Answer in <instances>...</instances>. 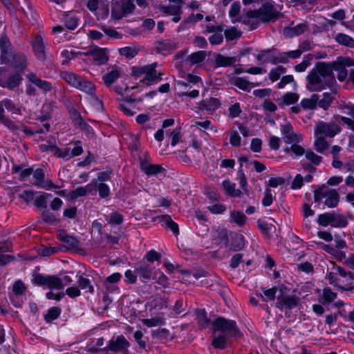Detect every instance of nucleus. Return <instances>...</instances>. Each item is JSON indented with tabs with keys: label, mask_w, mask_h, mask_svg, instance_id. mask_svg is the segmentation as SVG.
Returning <instances> with one entry per match:
<instances>
[{
	"label": "nucleus",
	"mask_w": 354,
	"mask_h": 354,
	"mask_svg": "<svg viewBox=\"0 0 354 354\" xmlns=\"http://www.w3.org/2000/svg\"><path fill=\"white\" fill-rule=\"evenodd\" d=\"M308 88L310 91H321L327 86L330 87L335 78L332 68L326 62H318L306 77Z\"/></svg>",
	"instance_id": "f257e3e1"
},
{
	"label": "nucleus",
	"mask_w": 354,
	"mask_h": 354,
	"mask_svg": "<svg viewBox=\"0 0 354 354\" xmlns=\"http://www.w3.org/2000/svg\"><path fill=\"white\" fill-rule=\"evenodd\" d=\"M32 282L37 286H46L50 289L59 290L71 283L73 279L66 273H59V275H43L34 273Z\"/></svg>",
	"instance_id": "f03ea898"
},
{
	"label": "nucleus",
	"mask_w": 354,
	"mask_h": 354,
	"mask_svg": "<svg viewBox=\"0 0 354 354\" xmlns=\"http://www.w3.org/2000/svg\"><path fill=\"white\" fill-rule=\"evenodd\" d=\"M324 199V205L329 208L335 207L339 202V196L336 189L323 185L314 191V201L316 203Z\"/></svg>",
	"instance_id": "7ed1b4c3"
},
{
	"label": "nucleus",
	"mask_w": 354,
	"mask_h": 354,
	"mask_svg": "<svg viewBox=\"0 0 354 354\" xmlns=\"http://www.w3.org/2000/svg\"><path fill=\"white\" fill-rule=\"evenodd\" d=\"M317 223L323 227L330 225L333 227L342 228L348 225V220L346 216L336 212H331L319 214Z\"/></svg>",
	"instance_id": "20e7f679"
},
{
	"label": "nucleus",
	"mask_w": 354,
	"mask_h": 354,
	"mask_svg": "<svg viewBox=\"0 0 354 354\" xmlns=\"http://www.w3.org/2000/svg\"><path fill=\"white\" fill-rule=\"evenodd\" d=\"M288 288L284 286H279V294L277 297V307L281 310L292 309L297 306L299 303V298L295 295L288 293Z\"/></svg>",
	"instance_id": "39448f33"
},
{
	"label": "nucleus",
	"mask_w": 354,
	"mask_h": 354,
	"mask_svg": "<svg viewBox=\"0 0 354 354\" xmlns=\"http://www.w3.org/2000/svg\"><path fill=\"white\" fill-rule=\"evenodd\" d=\"M212 326L215 332H222L227 337H237L240 331L234 320L227 319L224 317H218L213 322Z\"/></svg>",
	"instance_id": "423d86ee"
},
{
	"label": "nucleus",
	"mask_w": 354,
	"mask_h": 354,
	"mask_svg": "<svg viewBox=\"0 0 354 354\" xmlns=\"http://www.w3.org/2000/svg\"><path fill=\"white\" fill-rule=\"evenodd\" d=\"M259 20L262 23L274 22L277 20L281 13L274 6L273 2H266L259 9L254 10Z\"/></svg>",
	"instance_id": "0eeeda50"
},
{
	"label": "nucleus",
	"mask_w": 354,
	"mask_h": 354,
	"mask_svg": "<svg viewBox=\"0 0 354 354\" xmlns=\"http://www.w3.org/2000/svg\"><path fill=\"white\" fill-rule=\"evenodd\" d=\"M136 8L132 0H118L112 3L111 17L121 19L124 17L132 13Z\"/></svg>",
	"instance_id": "6e6552de"
},
{
	"label": "nucleus",
	"mask_w": 354,
	"mask_h": 354,
	"mask_svg": "<svg viewBox=\"0 0 354 354\" xmlns=\"http://www.w3.org/2000/svg\"><path fill=\"white\" fill-rule=\"evenodd\" d=\"M341 131V127L335 122L318 121L315 127V136H322L325 138H333Z\"/></svg>",
	"instance_id": "1a4fd4ad"
},
{
	"label": "nucleus",
	"mask_w": 354,
	"mask_h": 354,
	"mask_svg": "<svg viewBox=\"0 0 354 354\" xmlns=\"http://www.w3.org/2000/svg\"><path fill=\"white\" fill-rule=\"evenodd\" d=\"M130 346V344L126 337L122 335H118L115 337H113L108 342L107 346L101 348L103 352H113V353H122L124 354L128 353V348Z\"/></svg>",
	"instance_id": "9d476101"
},
{
	"label": "nucleus",
	"mask_w": 354,
	"mask_h": 354,
	"mask_svg": "<svg viewBox=\"0 0 354 354\" xmlns=\"http://www.w3.org/2000/svg\"><path fill=\"white\" fill-rule=\"evenodd\" d=\"M156 64H151L145 65L146 71H145L144 77L140 80V82L146 84L147 85H151L157 83L161 80V73L158 72L156 69Z\"/></svg>",
	"instance_id": "9b49d317"
},
{
	"label": "nucleus",
	"mask_w": 354,
	"mask_h": 354,
	"mask_svg": "<svg viewBox=\"0 0 354 354\" xmlns=\"http://www.w3.org/2000/svg\"><path fill=\"white\" fill-rule=\"evenodd\" d=\"M281 132L283 141L287 144L297 143L301 139L299 135L294 132L293 127L290 122L281 125Z\"/></svg>",
	"instance_id": "f8f14e48"
},
{
	"label": "nucleus",
	"mask_w": 354,
	"mask_h": 354,
	"mask_svg": "<svg viewBox=\"0 0 354 354\" xmlns=\"http://www.w3.org/2000/svg\"><path fill=\"white\" fill-rule=\"evenodd\" d=\"M236 21L247 26L249 30L257 28L259 26V22H261L254 10H248L243 16L236 19Z\"/></svg>",
	"instance_id": "ddd939ff"
},
{
	"label": "nucleus",
	"mask_w": 354,
	"mask_h": 354,
	"mask_svg": "<svg viewBox=\"0 0 354 354\" xmlns=\"http://www.w3.org/2000/svg\"><path fill=\"white\" fill-rule=\"evenodd\" d=\"M26 78L44 93L51 91L53 89L51 82L42 80L34 73H28L26 75Z\"/></svg>",
	"instance_id": "4468645a"
},
{
	"label": "nucleus",
	"mask_w": 354,
	"mask_h": 354,
	"mask_svg": "<svg viewBox=\"0 0 354 354\" xmlns=\"http://www.w3.org/2000/svg\"><path fill=\"white\" fill-rule=\"evenodd\" d=\"M153 267L145 261L138 262L135 268V272L140 278L149 280L153 274Z\"/></svg>",
	"instance_id": "2eb2a0df"
},
{
	"label": "nucleus",
	"mask_w": 354,
	"mask_h": 354,
	"mask_svg": "<svg viewBox=\"0 0 354 354\" xmlns=\"http://www.w3.org/2000/svg\"><path fill=\"white\" fill-rule=\"evenodd\" d=\"M84 55L92 56L97 65L104 64L109 59L106 50L97 46L91 48L88 51L84 53Z\"/></svg>",
	"instance_id": "dca6fc26"
},
{
	"label": "nucleus",
	"mask_w": 354,
	"mask_h": 354,
	"mask_svg": "<svg viewBox=\"0 0 354 354\" xmlns=\"http://www.w3.org/2000/svg\"><path fill=\"white\" fill-rule=\"evenodd\" d=\"M44 172L42 169H37L33 172V178L35 180L33 184L40 188L50 189L51 188H57L58 187L55 185L50 180H44Z\"/></svg>",
	"instance_id": "f3484780"
},
{
	"label": "nucleus",
	"mask_w": 354,
	"mask_h": 354,
	"mask_svg": "<svg viewBox=\"0 0 354 354\" xmlns=\"http://www.w3.org/2000/svg\"><path fill=\"white\" fill-rule=\"evenodd\" d=\"M32 47L37 59L39 60L46 59V46L44 41L41 35H37L35 37L32 41Z\"/></svg>",
	"instance_id": "a211bd4d"
},
{
	"label": "nucleus",
	"mask_w": 354,
	"mask_h": 354,
	"mask_svg": "<svg viewBox=\"0 0 354 354\" xmlns=\"http://www.w3.org/2000/svg\"><path fill=\"white\" fill-rule=\"evenodd\" d=\"M110 71L102 76V80L106 86H111L122 74V68L117 66L109 68Z\"/></svg>",
	"instance_id": "6ab92c4d"
},
{
	"label": "nucleus",
	"mask_w": 354,
	"mask_h": 354,
	"mask_svg": "<svg viewBox=\"0 0 354 354\" xmlns=\"http://www.w3.org/2000/svg\"><path fill=\"white\" fill-rule=\"evenodd\" d=\"M152 220L158 221L162 226L170 230L175 234H178L179 232L178 225L168 214L156 216Z\"/></svg>",
	"instance_id": "aec40b11"
},
{
	"label": "nucleus",
	"mask_w": 354,
	"mask_h": 354,
	"mask_svg": "<svg viewBox=\"0 0 354 354\" xmlns=\"http://www.w3.org/2000/svg\"><path fill=\"white\" fill-rule=\"evenodd\" d=\"M136 101L141 102L142 99H132V98H127L121 100L118 108L127 115L128 116H132L135 114V111L133 109H135L136 106L134 104V102Z\"/></svg>",
	"instance_id": "412c9836"
},
{
	"label": "nucleus",
	"mask_w": 354,
	"mask_h": 354,
	"mask_svg": "<svg viewBox=\"0 0 354 354\" xmlns=\"http://www.w3.org/2000/svg\"><path fill=\"white\" fill-rule=\"evenodd\" d=\"M170 2L175 3L174 5L167 6H161L160 10L162 12L167 15H174V14H182V5L184 3L183 0H169Z\"/></svg>",
	"instance_id": "4be33fe9"
},
{
	"label": "nucleus",
	"mask_w": 354,
	"mask_h": 354,
	"mask_svg": "<svg viewBox=\"0 0 354 354\" xmlns=\"http://www.w3.org/2000/svg\"><path fill=\"white\" fill-rule=\"evenodd\" d=\"M0 50H1V61L7 63L9 61L8 53L11 50V44L6 35L0 37Z\"/></svg>",
	"instance_id": "5701e85b"
},
{
	"label": "nucleus",
	"mask_w": 354,
	"mask_h": 354,
	"mask_svg": "<svg viewBox=\"0 0 354 354\" xmlns=\"http://www.w3.org/2000/svg\"><path fill=\"white\" fill-rule=\"evenodd\" d=\"M178 48V44L173 40L165 39L157 42L156 49L159 53H170Z\"/></svg>",
	"instance_id": "b1692460"
},
{
	"label": "nucleus",
	"mask_w": 354,
	"mask_h": 354,
	"mask_svg": "<svg viewBox=\"0 0 354 354\" xmlns=\"http://www.w3.org/2000/svg\"><path fill=\"white\" fill-rule=\"evenodd\" d=\"M214 62L216 67H228L236 62V58L217 53L214 55Z\"/></svg>",
	"instance_id": "393cba45"
},
{
	"label": "nucleus",
	"mask_w": 354,
	"mask_h": 354,
	"mask_svg": "<svg viewBox=\"0 0 354 354\" xmlns=\"http://www.w3.org/2000/svg\"><path fill=\"white\" fill-rule=\"evenodd\" d=\"M219 106L220 102L218 100L214 97H211L200 102L198 108L201 110H205L207 112H213L216 110Z\"/></svg>",
	"instance_id": "a878e982"
},
{
	"label": "nucleus",
	"mask_w": 354,
	"mask_h": 354,
	"mask_svg": "<svg viewBox=\"0 0 354 354\" xmlns=\"http://www.w3.org/2000/svg\"><path fill=\"white\" fill-rule=\"evenodd\" d=\"M22 80L21 76L16 73L10 75L4 82L0 83V86L12 91L21 84Z\"/></svg>",
	"instance_id": "bb28decb"
},
{
	"label": "nucleus",
	"mask_w": 354,
	"mask_h": 354,
	"mask_svg": "<svg viewBox=\"0 0 354 354\" xmlns=\"http://www.w3.org/2000/svg\"><path fill=\"white\" fill-rule=\"evenodd\" d=\"M86 7L92 12L102 8L105 10L106 15L109 13V3L106 0H88Z\"/></svg>",
	"instance_id": "cd10ccee"
},
{
	"label": "nucleus",
	"mask_w": 354,
	"mask_h": 354,
	"mask_svg": "<svg viewBox=\"0 0 354 354\" xmlns=\"http://www.w3.org/2000/svg\"><path fill=\"white\" fill-rule=\"evenodd\" d=\"M223 187L227 195L231 197H241L243 192L240 189H236V184L230 180H225L222 183Z\"/></svg>",
	"instance_id": "c85d7f7f"
},
{
	"label": "nucleus",
	"mask_w": 354,
	"mask_h": 354,
	"mask_svg": "<svg viewBox=\"0 0 354 354\" xmlns=\"http://www.w3.org/2000/svg\"><path fill=\"white\" fill-rule=\"evenodd\" d=\"M308 29V25L306 23H301L297 24L296 26L292 28H288L284 29V35L286 37H293L295 36H298L304 32H306Z\"/></svg>",
	"instance_id": "c756f323"
},
{
	"label": "nucleus",
	"mask_w": 354,
	"mask_h": 354,
	"mask_svg": "<svg viewBox=\"0 0 354 354\" xmlns=\"http://www.w3.org/2000/svg\"><path fill=\"white\" fill-rule=\"evenodd\" d=\"M77 84L76 88L90 95L94 94L95 86L91 82L81 77Z\"/></svg>",
	"instance_id": "7c9ffc66"
},
{
	"label": "nucleus",
	"mask_w": 354,
	"mask_h": 354,
	"mask_svg": "<svg viewBox=\"0 0 354 354\" xmlns=\"http://www.w3.org/2000/svg\"><path fill=\"white\" fill-rule=\"evenodd\" d=\"M60 77L68 84L75 88L78 85L79 80L81 77L80 75H77L73 72L66 71H62L60 73Z\"/></svg>",
	"instance_id": "2f4dec72"
},
{
	"label": "nucleus",
	"mask_w": 354,
	"mask_h": 354,
	"mask_svg": "<svg viewBox=\"0 0 354 354\" xmlns=\"http://www.w3.org/2000/svg\"><path fill=\"white\" fill-rule=\"evenodd\" d=\"M59 239L71 248L79 246V241L74 236L67 234L64 231H60L58 234Z\"/></svg>",
	"instance_id": "473e14b6"
},
{
	"label": "nucleus",
	"mask_w": 354,
	"mask_h": 354,
	"mask_svg": "<svg viewBox=\"0 0 354 354\" xmlns=\"http://www.w3.org/2000/svg\"><path fill=\"white\" fill-rule=\"evenodd\" d=\"M77 282L82 290H85L86 292H88L90 294L94 292V287L89 279L85 277L84 274H81L80 276L77 275Z\"/></svg>",
	"instance_id": "72a5a7b5"
},
{
	"label": "nucleus",
	"mask_w": 354,
	"mask_h": 354,
	"mask_svg": "<svg viewBox=\"0 0 354 354\" xmlns=\"http://www.w3.org/2000/svg\"><path fill=\"white\" fill-rule=\"evenodd\" d=\"M334 99L335 97L331 93L327 92L324 93L322 95V99H319V96L318 95L317 106L324 110H327L333 103Z\"/></svg>",
	"instance_id": "f704fd0d"
},
{
	"label": "nucleus",
	"mask_w": 354,
	"mask_h": 354,
	"mask_svg": "<svg viewBox=\"0 0 354 354\" xmlns=\"http://www.w3.org/2000/svg\"><path fill=\"white\" fill-rule=\"evenodd\" d=\"M335 270L337 273L345 279L344 281L346 286L351 285L354 281V273L352 272H346L344 268L341 266H336Z\"/></svg>",
	"instance_id": "c9c22d12"
},
{
	"label": "nucleus",
	"mask_w": 354,
	"mask_h": 354,
	"mask_svg": "<svg viewBox=\"0 0 354 354\" xmlns=\"http://www.w3.org/2000/svg\"><path fill=\"white\" fill-rule=\"evenodd\" d=\"M316 138L314 142V148L317 152L323 153L329 147V143L325 138L319 136H315Z\"/></svg>",
	"instance_id": "e433bc0d"
},
{
	"label": "nucleus",
	"mask_w": 354,
	"mask_h": 354,
	"mask_svg": "<svg viewBox=\"0 0 354 354\" xmlns=\"http://www.w3.org/2000/svg\"><path fill=\"white\" fill-rule=\"evenodd\" d=\"M245 246L244 237L242 234L235 235L230 245V250L234 252L241 250Z\"/></svg>",
	"instance_id": "4c0bfd02"
},
{
	"label": "nucleus",
	"mask_w": 354,
	"mask_h": 354,
	"mask_svg": "<svg viewBox=\"0 0 354 354\" xmlns=\"http://www.w3.org/2000/svg\"><path fill=\"white\" fill-rule=\"evenodd\" d=\"M206 53L205 51H198L189 55L186 61L189 63L190 65L198 64L203 62L206 57Z\"/></svg>",
	"instance_id": "58836bf2"
},
{
	"label": "nucleus",
	"mask_w": 354,
	"mask_h": 354,
	"mask_svg": "<svg viewBox=\"0 0 354 354\" xmlns=\"http://www.w3.org/2000/svg\"><path fill=\"white\" fill-rule=\"evenodd\" d=\"M337 297V294L333 292L330 288H325L322 290L320 296V302L322 304H328L333 301Z\"/></svg>",
	"instance_id": "ea45409f"
},
{
	"label": "nucleus",
	"mask_w": 354,
	"mask_h": 354,
	"mask_svg": "<svg viewBox=\"0 0 354 354\" xmlns=\"http://www.w3.org/2000/svg\"><path fill=\"white\" fill-rule=\"evenodd\" d=\"M335 40L341 45L353 48L354 47V39L343 33H337L335 37Z\"/></svg>",
	"instance_id": "a19ab883"
},
{
	"label": "nucleus",
	"mask_w": 354,
	"mask_h": 354,
	"mask_svg": "<svg viewBox=\"0 0 354 354\" xmlns=\"http://www.w3.org/2000/svg\"><path fill=\"white\" fill-rule=\"evenodd\" d=\"M322 248L324 251L333 255L339 261H342L346 258V254L344 252L340 251L331 245H324Z\"/></svg>",
	"instance_id": "79ce46f5"
},
{
	"label": "nucleus",
	"mask_w": 354,
	"mask_h": 354,
	"mask_svg": "<svg viewBox=\"0 0 354 354\" xmlns=\"http://www.w3.org/2000/svg\"><path fill=\"white\" fill-rule=\"evenodd\" d=\"M318 95L313 94L310 98H304L301 102V106L304 109H315L317 107Z\"/></svg>",
	"instance_id": "37998d69"
},
{
	"label": "nucleus",
	"mask_w": 354,
	"mask_h": 354,
	"mask_svg": "<svg viewBox=\"0 0 354 354\" xmlns=\"http://www.w3.org/2000/svg\"><path fill=\"white\" fill-rule=\"evenodd\" d=\"M230 83L245 91H250L251 83L243 77H232Z\"/></svg>",
	"instance_id": "c03bdc74"
},
{
	"label": "nucleus",
	"mask_w": 354,
	"mask_h": 354,
	"mask_svg": "<svg viewBox=\"0 0 354 354\" xmlns=\"http://www.w3.org/2000/svg\"><path fill=\"white\" fill-rule=\"evenodd\" d=\"M141 169L147 176L156 175L164 171V169L159 165H142Z\"/></svg>",
	"instance_id": "a18cd8bd"
},
{
	"label": "nucleus",
	"mask_w": 354,
	"mask_h": 354,
	"mask_svg": "<svg viewBox=\"0 0 354 354\" xmlns=\"http://www.w3.org/2000/svg\"><path fill=\"white\" fill-rule=\"evenodd\" d=\"M0 122L5 125L10 131L12 132L21 130V126L22 124V123L19 122L17 124L12 121L11 120L6 117L4 114L0 118Z\"/></svg>",
	"instance_id": "49530a36"
},
{
	"label": "nucleus",
	"mask_w": 354,
	"mask_h": 354,
	"mask_svg": "<svg viewBox=\"0 0 354 354\" xmlns=\"http://www.w3.org/2000/svg\"><path fill=\"white\" fill-rule=\"evenodd\" d=\"M152 279L163 288H167L169 286L168 278L160 270H157L153 272Z\"/></svg>",
	"instance_id": "de8ad7c7"
},
{
	"label": "nucleus",
	"mask_w": 354,
	"mask_h": 354,
	"mask_svg": "<svg viewBox=\"0 0 354 354\" xmlns=\"http://www.w3.org/2000/svg\"><path fill=\"white\" fill-rule=\"evenodd\" d=\"M1 104L12 114L21 115V109L18 107L13 101L9 99H4L1 101Z\"/></svg>",
	"instance_id": "09e8293b"
},
{
	"label": "nucleus",
	"mask_w": 354,
	"mask_h": 354,
	"mask_svg": "<svg viewBox=\"0 0 354 354\" xmlns=\"http://www.w3.org/2000/svg\"><path fill=\"white\" fill-rule=\"evenodd\" d=\"M337 274V272H330L327 274L326 279L328 280L330 284L333 285L334 286H336L342 290H351L353 288L352 287H349L348 288L343 287L340 284L339 280L336 276Z\"/></svg>",
	"instance_id": "8fccbe9b"
},
{
	"label": "nucleus",
	"mask_w": 354,
	"mask_h": 354,
	"mask_svg": "<svg viewBox=\"0 0 354 354\" xmlns=\"http://www.w3.org/2000/svg\"><path fill=\"white\" fill-rule=\"evenodd\" d=\"M286 73V68L282 66H278L271 69L269 73L268 77L273 82L278 80L280 76Z\"/></svg>",
	"instance_id": "3c124183"
},
{
	"label": "nucleus",
	"mask_w": 354,
	"mask_h": 354,
	"mask_svg": "<svg viewBox=\"0 0 354 354\" xmlns=\"http://www.w3.org/2000/svg\"><path fill=\"white\" fill-rule=\"evenodd\" d=\"M142 322L145 326L151 328L164 324L165 319L163 317H155L151 319H143Z\"/></svg>",
	"instance_id": "603ef678"
},
{
	"label": "nucleus",
	"mask_w": 354,
	"mask_h": 354,
	"mask_svg": "<svg viewBox=\"0 0 354 354\" xmlns=\"http://www.w3.org/2000/svg\"><path fill=\"white\" fill-rule=\"evenodd\" d=\"M61 313V309L59 307H52L48 309L47 313L44 316V319L47 322H50L56 319Z\"/></svg>",
	"instance_id": "864d4df0"
},
{
	"label": "nucleus",
	"mask_w": 354,
	"mask_h": 354,
	"mask_svg": "<svg viewBox=\"0 0 354 354\" xmlns=\"http://www.w3.org/2000/svg\"><path fill=\"white\" fill-rule=\"evenodd\" d=\"M54 155L58 158H62L65 160H69L72 158L71 154V148L66 147L63 149L58 148L57 147H54Z\"/></svg>",
	"instance_id": "5fc2aeb1"
},
{
	"label": "nucleus",
	"mask_w": 354,
	"mask_h": 354,
	"mask_svg": "<svg viewBox=\"0 0 354 354\" xmlns=\"http://www.w3.org/2000/svg\"><path fill=\"white\" fill-rule=\"evenodd\" d=\"M15 66L19 70H23L26 66V58L23 53H17L14 56Z\"/></svg>",
	"instance_id": "6e6d98bb"
},
{
	"label": "nucleus",
	"mask_w": 354,
	"mask_h": 354,
	"mask_svg": "<svg viewBox=\"0 0 354 354\" xmlns=\"http://www.w3.org/2000/svg\"><path fill=\"white\" fill-rule=\"evenodd\" d=\"M299 95L296 93H287L283 96V103L286 105L293 104L298 102Z\"/></svg>",
	"instance_id": "4d7b16f0"
},
{
	"label": "nucleus",
	"mask_w": 354,
	"mask_h": 354,
	"mask_svg": "<svg viewBox=\"0 0 354 354\" xmlns=\"http://www.w3.org/2000/svg\"><path fill=\"white\" fill-rule=\"evenodd\" d=\"M151 305L153 308H157L159 310L165 309L168 306V301L160 297H155L151 301Z\"/></svg>",
	"instance_id": "13d9d810"
},
{
	"label": "nucleus",
	"mask_w": 354,
	"mask_h": 354,
	"mask_svg": "<svg viewBox=\"0 0 354 354\" xmlns=\"http://www.w3.org/2000/svg\"><path fill=\"white\" fill-rule=\"evenodd\" d=\"M228 337L225 335H219L215 336L212 341V345L216 348H224L226 344V340Z\"/></svg>",
	"instance_id": "bf43d9fd"
},
{
	"label": "nucleus",
	"mask_w": 354,
	"mask_h": 354,
	"mask_svg": "<svg viewBox=\"0 0 354 354\" xmlns=\"http://www.w3.org/2000/svg\"><path fill=\"white\" fill-rule=\"evenodd\" d=\"M305 156L308 160L315 165H319L322 160V157L316 154L312 150H307Z\"/></svg>",
	"instance_id": "052dcab7"
},
{
	"label": "nucleus",
	"mask_w": 354,
	"mask_h": 354,
	"mask_svg": "<svg viewBox=\"0 0 354 354\" xmlns=\"http://www.w3.org/2000/svg\"><path fill=\"white\" fill-rule=\"evenodd\" d=\"M51 196L50 194L43 192L35 198L34 205L38 208H45L46 207V198Z\"/></svg>",
	"instance_id": "680f3d73"
},
{
	"label": "nucleus",
	"mask_w": 354,
	"mask_h": 354,
	"mask_svg": "<svg viewBox=\"0 0 354 354\" xmlns=\"http://www.w3.org/2000/svg\"><path fill=\"white\" fill-rule=\"evenodd\" d=\"M197 322L199 326L202 328H206L209 322V319L207 317V315L204 310L198 313L196 316Z\"/></svg>",
	"instance_id": "e2e57ef3"
},
{
	"label": "nucleus",
	"mask_w": 354,
	"mask_h": 354,
	"mask_svg": "<svg viewBox=\"0 0 354 354\" xmlns=\"http://www.w3.org/2000/svg\"><path fill=\"white\" fill-rule=\"evenodd\" d=\"M241 138L236 129H232L230 131V143L234 147L241 145Z\"/></svg>",
	"instance_id": "0e129e2a"
},
{
	"label": "nucleus",
	"mask_w": 354,
	"mask_h": 354,
	"mask_svg": "<svg viewBox=\"0 0 354 354\" xmlns=\"http://www.w3.org/2000/svg\"><path fill=\"white\" fill-rule=\"evenodd\" d=\"M119 52L121 55L124 56L127 58H133L138 53L136 48L131 46L121 48L119 50Z\"/></svg>",
	"instance_id": "69168bd1"
},
{
	"label": "nucleus",
	"mask_w": 354,
	"mask_h": 354,
	"mask_svg": "<svg viewBox=\"0 0 354 354\" xmlns=\"http://www.w3.org/2000/svg\"><path fill=\"white\" fill-rule=\"evenodd\" d=\"M78 24L77 18L75 16L66 15L64 17V25L69 30H74Z\"/></svg>",
	"instance_id": "338daca9"
},
{
	"label": "nucleus",
	"mask_w": 354,
	"mask_h": 354,
	"mask_svg": "<svg viewBox=\"0 0 354 354\" xmlns=\"http://www.w3.org/2000/svg\"><path fill=\"white\" fill-rule=\"evenodd\" d=\"M231 219L239 225H242L246 220V216L241 212H232L230 214Z\"/></svg>",
	"instance_id": "774afa93"
}]
</instances>
